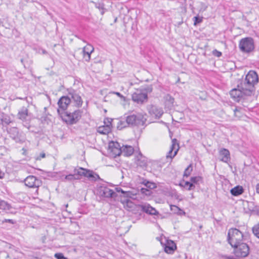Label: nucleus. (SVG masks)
<instances>
[{
  "label": "nucleus",
  "mask_w": 259,
  "mask_h": 259,
  "mask_svg": "<svg viewBox=\"0 0 259 259\" xmlns=\"http://www.w3.org/2000/svg\"><path fill=\"white\" fill-rule=\"evenodd\" d=\"M244 239L243 233L236 228H231L228 232L227 240L232 247H236L237 244L242 242Z\"/></svg>",
  "instance_id": "nucleus-1"
},
{
  "label": "nucleus",
  "mask_w": 259,
  "mask_h": 259,
  "mask_svg": "<svg viewBox=\"0 0 259 259\" xmlns=\"http://www.w3.org/2000/svg\"><path fill=\"white\" fill-rule=\"evenodd\" d=\"M82 111L80 110H76L74 112H65L62 116L63 120L67 124H74L76 123L80 119Z\"/></svg>",
  "instance_id": "nucleus-2"
},
{
  "label": "nucleus",
  "mask_w": 259,
  "mask_h": 259,
  "mask_svg": "<svg viewBox=\"0 0 259 259\" xmlns=\"http://www.w3.org/2000/svg\"><path fill=\"white\" fill-rule=\"evenodd\" d=\"M254 41L252 37H245L239 41V48L243 53H250L254 50Z\"/></svg>",
  "instance_id": "nucleus-3"
},
{
  "label": "nucleus",
  "mask_w": 259,
  "mask_h": 259,
  "mask_svg": "<svg viewBox=\"0 0 259 259\" xmlns=\"http://www.w3.org/2000/svg\"><path fill=\"white\" fill-rule=\"evenodd\" d=\"M145 116L142 113H137L127 116L126 118L128 125H143L146 120Z\"/></svg>",
  "instance_id": "nucleus-4"
},
{
  "label": "nucleus",
  "mask_w": 259,
  "mask_h": 259,
  "mask_svg": "<svg viewBox=\"0 0 259 259\" xmlns=\"http://www.w3.org/2000/svg\"><path fill=\"white\" fill-rule=\"evenodd\" d=\"M143 90L145 93H141L139 91H137L133 94L132 99L134 102L138 104H142L147 100V93L151 92L152 88L151 87L149 86Z\"/></svg>",
  "instance_id": "nucleus-5"
},
{
  "label": "nucleus",
  "mask_w": 259,
  "mask_h": 259,
  "mask_svg": "<svg viewBox=\"0 0 259 259\" xmlns=\"http://www.w3.org/2000/svg\"><path fill=\"white\" fill-rule=\"evenodd\" d=\"M255 82H240L238 88L240 90L243 95L251 96L254 92ZM257 83V82H255Z\"/></svg>",
  "instance_id": "nucleus-6"
},
{
  "label": "nucleus",
  "mask_w": 259,
  "mask_h": 259,
  "mask_svg": "<svg viewBox=\"0 0 259 259\" xmlns=\"http://www.w3.org/2000/svg\"><path fill=\"white\" fill-rule=\"evenodd\" d=\"M234 248V253L236 256L244 257L249 254V248L246 243L241 242L237 244L236 247H233Z\"/></svg>",
  "instance_id": "nucleus-7"
},
{
  "label": "nucleus",
  "mask_w": 259,
  "mask_h": 259,
  "mask_svg": "<svg viewBox=\"0 0 259 259\" xmlns=\"http://www.w3.org/2000/svg\"><path fill=\"white\" fill-rule=\"evenodd\" d=\"M108 153L112 157H116L121 153V147L119 143L111 141L108 144Z\"/></svg>",
  "instance_id": "nucleus-8"
},
{
  "label": "nucleus",
  "mask_w": 259,
  "mask_h": 259,
  "mask_svg": "<svg viewBox=\"0 0 259 259\" xmlns=\"http://www.w3.org/2000/svg\"><path fill=\"white\" fill-rule=\"evenodd\" d=\"M74 172L79 175V176H83L92 180H95L97 178H99V176L96 174H95L93 171L82 167L75 168L74 169Z\"/></svg>",
  "instance_id": "nucleus-9"
},
{
  "label": "nucleus",
  "mask_w": 259,
  "mask_h": 259,
  "mask_svg": "<svg viewBox=\"0 0 259 259\" xmlns=\"http://www.w3.org/2000/svg\"><path fill=\"white\" fill-rule=\"evenodd\" d=\"M25 185L29 188H38L42 185L41 181L34 176H29L24 180Z\"/></svg>",
  "instance_id": "nucleus-10"
},
{
  "label": "nucleus",
  "mask_w": 259,
  "mask_h": 259,
  "mask_svg": "<svg viewBox=\"0 0 259 259\" xmlns=\"http://www.w3.org/2000/svg\"><path fill=\"white\" fill-rule=\"evenodd\" d=\"M180 148L179 143L176 139H173L171 141V145L170 150L166 155L167 158H174L177 154Z\"/></svg>",
  "instance_id": "nucleus-11"
},
{
  "label": "nucleus",
  "mask_w": 259,
  "mask_h": 259,
  "mask_svg": "<svg viewBox=\"0 0 259 259\" xmlns=\"http://www.w3.org/2000/svg\"><path fill=\"white\" fill-rule=\"evenodd\" d=\"M71 103V99L69 96H63L62 97L58 102V105L59 108L57 111L58 113H60L61 111H65L68 105Z\"/></svg>",
  "instance_id": "nucleus-12"
},
{
  "label": "nucleus",
  "mask_w": 259,
  "mask_h": 259,
  "mask_svg": "<svg viewBox=\"0 0 259 259\" xmlns=\"http://www.w3.org/2000/svg\"><path fill=\"white\" fill-rule=\"evenodd\" d=\"M138 207L142 211L150 215H157L159 213L155 208L152 207L148 203L139 204L138 205Z\"/></svg>",
  "instance_id": "nucleus-13"
},
{
  "label": "nucleus",
  "mask_w": 259,
  "mask_h": 259,
  "mask_svg": "<svg viewBox=\"0 0 259 259\" xmlns=\"http://www.w3.org/2000/svg\"><path fill=\"white\" fill-rule=\"evenodd\" d=\"M149 114L156 118H160L163 113V110L155 105H151L148 108Z\"/></svg>",
  "instance_id": "nucleus-14"
},
{
  "label": "nucleus",
  "mask_w": 259,
  "mask_h": 259,
  "mask_svg": "<svg viewBox=\"0 0 259 259\" xmlns=\"http://www.w3.org/2000/svg\"><path fill=\"white\" fill-rule=\"evenodd\" d=\"M100 192L102 196L107 198H114L116 196V192L106 187H101Z\"/></svg>",
  "instance_id": "nucleus-15"
},
{
  "label": "nucleus",
  "mask_w": 259,
  "mask_h": 259,
  "mask_svg": "<svg viewBox=\"0 0 259 259\" xmlns=\"http://www.w3.org/2000/svg\"><path fill=\"white\" fill-rule=\"evenodd\" d=\"M108 125H104L98 127L97 131L103 135H107L111 132L112 124L109 119H108Z\"/></svg>",
  "instance_id": "nucleus-16"
},
{
  "label": "nucleus",
  "mask_w": 259,
  "mask_h": 259,
  "mask_svg": "<svg viewBox=\"0 0 259 259\" xmlns=\"http://www.w3.org/2000/svg\"><path fill=\"white\" fill-rule=\"evenodd\" d=\"M231 97L237 102H239L241 98L243 97V94L240 90L237 87L236 89H233L230 91Z\"/></svg>",
  "instance_id": "nucleus-17"
},
{
  "label": "nucleus",
  "mask_w": 259,
  "mask_h": 259,
  "mask_svg": "<svg viewBox=\"0 0 259 259\" xmlns=\"http://www.w3.org/2000/svg\"><path fill=\"white\" fill-rule=\"evenodd\" d=\"M69 97L71 99V101H73L75 105L77 107H80L82 104V101L81 97L75 92L70 93Z\"/></svg>",
  "instance_id": "nucleus-18"
},
{
  "label": "nucleus",
  "mask_w": 259,
  "mask_h": 259,
  "mask_svg": "<svg viewBox=\"0 0 259 259\" xmlns=\"http://www.w3.org/2000/svg\"><path fill=\"white\" fill-rule=\"evenodd\" d=\"M177 246L176 243L171 240L167 241L164 247V251L165 252L171 254L176 249Z\"/></svg>",
  "instance_id": "nucleus-19"
},
{
  "label": "nucleus",
  "mask_w": 259,
  "mask_h": 259,
  "mask_svg": "<svg viewBox=\"0 0 259 259\" xmlns=\"http://www.w3.org/2000/svg\"><path fill=\"white\" fill-rule=\"evenodd\" d=\"M134 148L132 146L123 145L121 147V153L124 156H130L134 152Z\"/></svg>",
  "instance_id": "nucleus-20"
},
{
  "label": "nucleus",
  "mask_w": 259,
  "mask_h": 259,
  "mask_svg": "<svg viewBox=\"0 0 259 259\" xmlns=\"http://www.w3.org/2000/svg\"><path fill=\"white\" fill-rule=\"evenodd\" d=\"M259 77L254 70H250L246 75L245 81H258Z\"/></svg>",
  "instance_id": "nucleus-21"
},
{
  "label": "nucleus",
  "mask_w": 259,
  "mask_h": 259,
  "mask_svg": "<svg viewBox=\"0 0 259 259\" xmlns=\"http://www.w3.org/2000/svg\"><path fill=\"white\" fill-rule=\"evenodd\" d=\"M8 133L10 134V137L14 140L18 141L20 139V134L18 131V130L16 127H13L9 128Z\"/></svg>",
  "instance_id": "nucleus-22"
},
{
  "label": "nucleus",
  "mask_w": 259,
  "mask_h": 259,
  "mask_svg": "<svg viewBox=\"0 0 259 259\" xmlns=\"http://www.w3.org/2000/svg\"><path fill=\"white\" fill-rule=\"evenodd\" d=\"M220 155L222 156L221 160L227 162L230 159V152L228 150L223 148L220 151Z\"/></svg>",
  "instance_id": "nucleus-23"
},
{
  "label": "nucleus",
  "mask_w": 259,
  "mask_h": 259,
  "mask_svg": "<svg viewBox=\"0 0 259 259\" xmlns=\"http://www.w3.org/2000/svg\"><path fill=\"white\" fill-rule=\"evenodd\" d=\"M18 117L23 121L26 120L28 117V109L26 107H22L18 112Z\"/></svg>",
  "instance_id": "nucleus-24"
},
{
  "label": "nucleus",
  "mask_w": 259,
  "mask_h": 259,
  "mask_svg": "<svg viewBox=\"0 0 259 259\" xmlns=\"http://www.w3.org/2000/svg\"><path fill=\"white\" fill-rule=\"evenodd\" d=\"M164 99L166 106H167L168 108H171L173 106L174 98H172L170 95L169 94L166 95L164 97Z\"/></svg>",
  "instance_id": "nucleus-25"
},
{
  "label": "nucleus",
  "mask_w": 259,
  "mask_h": 259,
  "mask_svg": "<svg viewBox=\"0 0 259 259\" xmlns=\"http://www.w3.org/2000/svg\"><path fill=\"white\" fill-rule=\"evenodd\" d=\"M230 192L233 196H237L242 194L243 193V189L242 186H237L232 188Z\"/></svg>",
  "instance_id": "nucleus-26"
},
{
  "label": "nucleus",
  "mask_w": 259,
  "mask_h": 259,
  "mask_svg": "<svg viewBox=\"0 0 259 259\" xmlns=\"http://www.w3.org/2000/svg\"><path fill=\"white\" fill-rule=\"evenodd\" d=\"M80 179L79 175H78L77 174H76L75 172L74 174H69L68 175H66L64 179H63V181L64 182L66 181H69L71 182L75 180H79Z\"/></svg>",
  "instance_id": "nucleus-27"
},
{
  "label": "nucleus",
  "mask_w": 259,
  "mask_h": 259,
  "mask_svg": "<svg viewBox=\"0 0 259 259\" xmlns=\"http://www.w3.org/2000/svg\"><path fill=\"white\" fill-rule=\"evenodd\" d=\"M137 194L136 193H134L133 191H125L124 195L123 196L125 198H127L124 201L126 202H128L129 200L128 198H131L132 199H136L137 198Z\"/></svg>",
  "instance_id": "nucleus-28"
},
{
  "label": "nucleus",
  "mask_w": 259,
  "mask_h": 259,
  "mask_svg": "<svg viewBox=\"0 0 259 259\" xmlns=\"http://www.w3.org/2000/svg\"><path fill=\"white\" fill-rule=\"evenodd\" d=\"M128 125L127 120H119L117 123V129L120 130Z\"/></svg>",
  "instance_id": "nucleus-29"
},
{
  "label": "nucleus",
  "mask_w": 259,
  "mask_h": 259,
  "mask_svg": "<svg viewBox=\"0 0 259 259\" xmlns=\"http://www.w3.org/2000/svg\"><path fill=\"white\" fill-rule=\"evenodd\" d=\"M11 206L7 202L4 200H0V209L7 211L10 210Z\"/></svg>",
  "instance_id": "nucleus-30"
},
{
  "label": "nucleus",
  "mask_w": 259,
  "mask_h": 259,
  "mask_svg": "<svg viewBox=\"0 0 259 259\" xmlns=\"http://www.w3.org/2000/svg\"><path fill=\"white\" fill-rule=\"evenodd\" d=\"M193 170V167L192 164H190L185 170L184 177H189L192 171Z\"/></svg>",
  "instance_id": "nucleus-31"
},
{
  "label": "nucleus",
  "mask_w": 259,
  "mask_h": 259,
  "mask_svg": "<svg viewBox=\"0 0 259 259\" xmlns=\"http://www.w3.org/2000/svg\"><path fill=\"white\" fill-rule=\"evenodd\" d=\"M170 209L172 211H174L176 213H178V211H181L180 212V214H182V213L185 214V212L184 211H183L182 209H181L179 207H178L176 205H171Z\"/></svg>",
  "instance_id": "nucleus-32"
},
{
  "label": "nucleus",
  "mask_w": 259,
  "mask_h": 259,
  "mask_svg": "<svg viewBox=\"0 0 259 259\" xmlns=\"http://www.w3.org/2000/svg\"><path fill=\"white\" fill-rule=\"evenodd\" d=\"M83 52H88L89 53L92 54L94 51V47L91 45H88L83 48Z\"/></svg>",
  "instance_id": "nucleus-33"
},
{
  "label": "nucleus",
  "mask_w": 259,
  "mask_h": 259,
  "mask_svg": "<svg viewBox=\"0 0 259 259\" xmlns=\"http://www.w3.org/2000/svg\"><path fill=\"white\" fill-rule=\"evenodd\" d=\"M252 232L253 234L259 238V223L252 228Z\"/></svg>",
  "instance_id": "nucleus-34"
},
{
  "label": "nucleus",
  "mask_w": 259,
  "mask_h": 259,
  "mask_svg": "<svg viewBox=\"0 0 259 259\" xmlns=\"http://www.w3.org/2000/svg\"><path fill=\"white\" fill-rule=\"evenodd\" d=\"M82 55L83 58L85 61L89 62L90 60L91 55V53H89L88 52L82 51Z\"/></svg>",
  "instance_id": "nucleus-35"
},
{
  "label": "nucleus",
  "mask_w": 259,
  "mask_h": 259,
  "mask_svg": "<svg viewBox=\"0 0 259 259\" xmlns=\"http://www.w3.org/2000/svg\"><path fill=\"white\" fill-rule=\"evenodd\" d=\"M202 178L200 177H194L191 178V182L192 183L194 184H198L199 181H201Z\"/></svg>",
  "instance_id": "nucleus-36"
},
{
  "label": "nucleus",
  "mask_w": 259,
  "mask_h": 259,
  "mask_svg": "<svg viewBox=\"0 0 259 259\" xmlns=\"http://www.w3.org/2000/svg\"><path fill=\"white\" fill-rule=\"evenodd\" d=\"M184 187H188V190H191L194 189L195 188L194 185L193 183H192V182L191 183L189 182H186L185 183Z\"/></svg>",
  "instance_id": "nucleus-37"
},
{
  "label": "nucleus",
  "mask_w": 259,
  "mask_h": 259,
  "mask_svg": "<svg viewBox=\"0 0 259 259\" xmlns=\"http://www.w3.org/2000/svg\"><path fill=\"white\" fill-rule=\"evenodd\" d=\"M2 122L6 123V124H9L11 122L10 118L9 116H5L3 117L1 119Z\"/></svg>",
  "instance_id": "nucleus-38"
},
{
  "label": "nucleus",
  "mask_w": 259,
  "mask_h": 259,
  "mask_svg": "<svg viewBox=\"0 0 259 259\" xmlns=\"http://www.w3.org/2000/svg\"><path fill=\"white\" fill-rule=\"evenodd\" d=\"M194 19H195L194 23V24L195 25H197L198 23H201L202 21V18L200 17L199 16L194 17Z\"/></svg>",
  "instance_id": "nucleus-39"
},
{
  "label": "nucleus",
  "mask_w": 259,
  "mask_h": 259,
  "mask_svg": "<svg viewBox=\"0 0 259 259\" xmlns=\"http://www.w3.org/2000/svg\"><path fill=\"white\" fill-rule=\"evenodd\" d=\"M55 257L57 259H67L66 257L64 256L63 253H57L55 254Z\"/></svg>",
  "instance_id": "nucleus-40"
},
{
  "label": "nucleus",
  "mask_w": 259,
  "mask_h": 259,
  "mask_svg": "<svg viewBox=\"0 0 259 259\" xmlns=\"http://www.w3.org/2000/svg\"><path fill=\"white\" fill-rule=\"evenodd\" d=\"M212 54L214 56L218 57H220L222 55V53L221 52H220L217 50H214L212 51Z\"/></svg>",
  "instance_id": "nucleus-41"
},
{
  "label": "nucleus",
  "mask_w": 259,
  "mask_h": 259,
  "mask_svg": "<svg viewBox=\"0 0 259 259\" xmlns=\"http://www.w3.org/2000/svg\"><path fill=\"white\" fill-rule=\"evenodd\" d=\"M96 7L99 9L100 10H104V5L103 3H99L96 5Z\"/></svg>",
  "instance_id": "nucleus-42"
},
{
  "label": "nucleus",
  "mask_w": 259,
  "mask_h": 259,
  "mask_svg": "<svg viewBox=\"0 0 259 259\" xmlns=\"http://www.w3.org/2000/svg\"><path fill=\"white\" fill-rule=\"evenodd\" d=\"M145 186L150 189H152L153 188L155 187V184L152 183H150L149 182H147V183L145 184Z\"/></svg>",
  "instance_id": "nucleus-43"
},
{
  "label": "nucleus",
  "mask_w": 259,
  "mask_h": 259,
  "mask_svg": "<svg viewBox=\"0 0 259 259\" xmlns=\"http://www.w3.org/2000/svg\"><path fill=\"white\" fill-rule=\"evenodd\" d=\"M116 190L118 192H121V193H122L123 195H124V193L125 192V191H123L121 188L119 187L116 188Z\"/></svg>",
  "instance_id": "nucleus-44"
},
{
  "label": "nucleus",
  "mask_w": 259,
  "mask_h": 259,
  "mask_svg": "<svg viewBox=\"0 0 259 259\" xmlns=\"http://www.w3.org/2000/svg\"><path fill=\"white\" fill-rule=\"evenodd\" d=\"M255 188L256 193L259 194V183L256 184Z\"/></svg>",
  "instance_id": "nucleus-45"
},
{
  "label": "nucleus",
  "mask_w": 259,
  "mask_h": 259,
  "mask_svg": "<svg viewBox=\"0 0 259 259\" xmlns=\"http://www.w3.org/2000/svg\"><path fill=\"white\" fill-rule=\"evenodd\" d=\"M108 119H109L110 120V121L111 122L112 121V119H110V118H106L105 120H104V125H108Z\"/></svg>",
  "instance_id": "nucleus-46"
},
{
  "label": "nucleus",
  "mask_w": 259,
  "mask_h": 259,
  "mask_svg": "<svg viewBox=\"0 0 259 259\" xmlns=\"http://www.w3.org/2000/svg\"><path fill=\"white\" fill-rule=\"evenodd\" d=\"M6 221V222H9V223H12V224L13 223V220H10V219H9V220H6V221Z\"/></svg>",
  "instance_id": "nucleus-47"
},
{
  "label": "nucleus",
  "mask_w": 259,
  "mask_h": 259,
  "mask_svg": "<svg viewBox=\"0 0 259 259\" xmlns=\"http://www.w3.org/2000/svg\"><path fill=\"white\" fill-rule=\"evenodd\" d=\"M40 157H41V158H45V157H46V155H45V153H41V154H40Z\"/></svg>",
  "instance_id": "nucleus-48"
},
{
  "label": "nucleus",
  "mask_w": 259,
  "mask_h": 259,
  "mask_svg": "<svg viewBox=\"0 0 259 259\" xmlns=\"http://www.w3.org/2000/svg\"><path fill=\"white\" fill-rule=\"evenodd\" d=\"M227 258V259H235L233 256H228Z\"/></svg>",
  "instance_id": "nucleus-49"
},
{
  "label": "nucleus",
  "mask_w": 259,
  "mask_h": 259,
  "mask_svg": "<svg viewBox=\"0 0 259 259\" xmlns=\"http://www.w3.org/2000/svg\"><path fill=\"white\" fill-rule=\"evenodd\" d=\"M234 113L236 114V112L238 111V109L237 108H236L235 109H234Z\"/></svg>",
  "instance_id": "nucleus-50"
},
{
  "label": "nucleus",
  "mask_w": 259,
  "mask_h": 259,
  "mask_svg": "<svg viewBox=\"0 0 259 259\" xmlns=\"http://www.w3.org/2000/svg\"><path fill=\"white\" fill-rule=\"evenodd\" d=\"M101 13L102 15H103L104 14V10H101Z\"/></svg>",
  "instance_id": "nucleus-51"
},
{
  "label": "nucleus",
  "mask_w": 259,
  "mask_h": 259,
  "mask_svg": "<svg viewBox=\"0 0 259 259\" xmlns=\"http://www.w3.org/2000/svg\"><path fill=\"white\" fill-rule=\"evenodd\" d=\"M115 94L118 95V96H120L121 95V94L119 93H118V92H116L115 93Z\"/></svg>",
  "instance_id": "nucleus-52"
},
{
  "label": "nucleus",
  "mask_w": 259,
  "mask_h": 259,
  "mask_svg": "<svg viewBox=\"0 0 259 259\" xmlns=\"http://www.w3.org/2000/svg\"><path fill=\"white\" fill-rule=\"evenodd\" d=\"M42 53H43V54H46V53H47V52H46V51H45V50H43V51H42Z\"/></svg>",
  "instance_id": "nucleus-53"
},
{
  "label": "nucleus",
  "mask_w": 259,
  "mask_h": 259,
  "mask_svg": "<svg viewBox=\"0 0 259 259\" xmlns=\"http://www.w3.org/2000/svg\"><path fill=\"white\" fill-rule=\"evenodd\" d=\"M21 62L23 63V59H22L21 60Z\"/></svg>",
  "instance_id": "nucleus-54"
},
{
  "label": "nucleus",
  "mask_w": 259,
  "mask_h": 259,
  "mask_svg": "<svg viewBox=\"0 0 259 259\" xmlns=\"http://www.w3.org/2000/svg\"><path fill=\"white\" fill-rule=\"evenodd\" d=\"M145 81H148L149 80H148V79H146V80H145Z\"/></svg>",
  "instance_id": "nucleus-55"
}]
</instances>
